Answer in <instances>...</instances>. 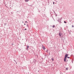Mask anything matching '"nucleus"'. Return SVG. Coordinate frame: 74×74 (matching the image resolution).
I'll list each match as a JSON object with an SVG mask.
<instances>
[{"label":"nucleus","mask_w":74,"mask_h":74,"mask_svg":"<svg viewBox=\"0 0 74 74\" xmlns=\"http://www.w3.org/2000/svg\"><path fill=\"white\" fill-rule=\"evenodd\" d=\"M54 14L56 16H58V15L56 14V13H55V14Z\"/></svg>","instance_id":"6"},{"label":"nucleus","mask_w":74,"mask_h":74,"mask_svg":"<svg viewBox=\"0 0 74 74\" xmlns=\"http://www.w3.org/2000/svg\"><path fill=\"white\" fill-rule=\"evenodd\" d=\"M25 1L26 2H28L29 0H25Z\"/></svg>","instance_id":"7"},{"label":"nucleus","mask_w":74,"mask_h":74,"mask_svg":"<svg viewBox=\"0 0 74 74\" xmlns=\"http://www.w3.org/2000/svg\"><path fill=\"white\" fill-rule=\"evenodd\" d=\"M61 40H62V41H64V39L62 38H61Z\"/></svg>","instance_id":"10"},{"label":"nucleus","mask_w":74,"mask_h":74,"mask_svg":"<svg viewBox=\"0 0 74 74\" xmlns=\"http://www.w3.org/2000/svg\"><path fill=\"white\" fill-rule=\"evenodd\" d=\"M69 34H71V32H69Z\"/></svg>","instance_id":"23"},{"label":"nucleus","mask_w":74,"mask_h":74,"mask_svg":"<svg viewBox=\"0 0 74 74\" xmlns=\"http://www.w3.org/2000/svg\"><path fill=\"white\" fill-rule=\"evenodd\" d=\"M16 64H17V63L16 62Z\"/></svg>","instance_id":"32"},{"label":"nucleus","mask_w":74,"mask_h":74,"mask_svg":"<svg viewBox=\"0 0 74 74\" xmlns=\"http://www.w3.org/2000/svg\"><path fill=\"white\" fill-rule=\"evenodd\" d=\"M73 61H74V60H71V62H72V63H73Z\"/></svg>","instance_id":"9"},{"label":"nucleus","mask_w":74,"mask_h":74,"mask_svg":"<svg viewBox=\"0 0 74 74\" xmlns=\"http://www.w3.org/2000/svg\"><path fill=\"white\" fill-rule=\"evenodd\" d=\"M55 25H53V27L54 28V27H55Z\"/></svg>","instance_id":"16"},{"label":"nucleus","mask_w":74,"mask_h":74,"mask_svg":"<svg viewBox=\"0 0 74 74\" xmlns=\"http://www.w3.org/2000/svg\"><path fill=\"white\" fill-rule=\"evenodd\" d=\"M45 57H46V56H47V55L45 54Z\"/></svg>","instance_id":"18"},{"label":"nucleus","mask_w":74,"mask_h":74,"mask_svg":"<svg viewBox=\"0 0 74 74\" xmlns=\"http://www.w3.org/2000/svg\"><path fill=\"white\" fill-rule=\"evenodd\" d=\"M27 51H28V49L29 48V46H27Z\"/></svg>","instance_id":"5"},{"label":"nucleus","mask_w":74,"mask_h":74,"mask_svg":"<svg viewBox=\"0 0 74 74\" xmlns=\"http://www.w3.org/2000/svg\"><path fill=\"white\" fill-rule=\"evenodd\" d=\"M62 17H61V18H59L58 20V21L59 22V23H62Z\"/></svg>","instance_id":"2"},{"label":"nucleus","mask_w":74,"mask_h":74,"mask_svg":"<svg viewBox=\"0 0 74 74\" xmlns=\"http://www.w3.org/2000/svg\"><path fill=\"white\" fill-rule=\"evenodd\" d=\"M39 71H38V72H39Z\"/></svg>","instance_id":"33"},{"label":"nucleus","mask_w":74,"mask_h":74,"mask_svg":"<svg viewBox=\"0 0 74 74\" xmlns=\"http://www.w3.org/2000/svg\"><path fill=\"white\" fill-rule=\"evenodd\" d=\"M42 48L43 50H45V47H44V46L43 45L42 46Z\"/></svg>","instance_id":"3"},{"label":"nucleus","mask_w":74,"mask_h":74,"mask_svg":"<svg viewBox=\"0 0 74 74\" xmlns=\"http://www.w3.org/2000/svg\"><path fill=\"white\" fill-rule=\"evenodd\" d=\"M68 69H69V68H66V70H68Z\"/></svg>","instance_id":"11"},{"label":"nucleus","mask_w":74,"mask_h":74,"mask_svg":"<svg viewBox=\"0 0 74 74\" xmlns=\"http://www.w3.org/2000/svg\"><path fill=\"white\" fill-rule=\"evenodd\" d=\"M69 21L70 22H71V20H69Z\"/></svg>","instance_id":"28"},{"label":"nucleus","mask_w":74,"mask_h":74,"mask_svg":"<svg viewBox=\"0 0 74 74\" xmlns=\"http://www.w3.org/2000/svg\"><path fill=\"white\" fill-rule=\"evenodd\" d=\"M72 27H74V25H72Z\"/></svg>","instance_id":"20"},{"label":"nucleus","mask_w":74,"mask_h":74,"mask_svg":"<svg viewBox=\"0 0 74 74\" xmlns=\"http://www.w3.org/2000/svg\"><path fill=\"white\" fill-rule=\"evenodd\" d=\"M55 4V2H53V4Z\"/></svg>","instance_id":"24"},{"label":"nucleus","mask_w":74,"mask_h":74,"mask_svg":"<svg viewBox=\"0 0 74 74\" xmlns=\"http://www.w3.org/2000/svg\"><path fill=\"white\" fill-rule=\"evenodd\" d=\"M26 50H27V48H26Z\"/></svg>","instance_id":"30"},{"label":"nucleus","mask_w":74,"mask_h":74,"mask_svg":"<svg viewBox=\"0 0 74 74\" xmlns=\"http://www.w3.org/2000/svg\"><path fill=\"white\" fill-rule=\"evenodd\" d=\"M53 11L54 12V14H56L55 13H55V11L53 10Z\"/></svg>","instance_id":"17"},{"label":"nucleus","mask_w":74,"mask_h":74,"mask_svg":"<svg viewBox=\"0 0 74 74\" xmlns=\"http://www.w3.org/2000/svg\"><path fill=\"white\" fill-rule=\"evenodd\" d=\"M60 74H63V73H60Z\"/></svg>","instance_id":"31"},{"label":"nucleus","mask_w":74,"mask_h":74,"mask_svg":"<svg viewBox=\"0 0 74 74\" xmlns=\"http://www.w3.org/2000/svg\"><path fill=\"white\" fill-rule=\"evenodd\" d=\"M48 49H47L46 51V52H47V53H48Z\"/></svg>","instance_id":"8"},{"label":"nucleus","mask_w":74,"mask_h":74,"mask_svg":"<svg viewBox=\"0 0 74 74\" xmlns=\"http://www.w3.org/2000/svg\"><path fill=\"white\" fill-rule=\"evenodd\" d=\"M14 45V44H12V45Z\"/></svg>","instance_id":"25"},{"label":"nucleus","mask_w":74,"mask_h":74,"mask_svg":"<svg viewBox=\"0 0 74 74\" xmlns=\"http://www.w3.org/2000/svg\"><path fill=\"white\" fill-rule=\"evenodd\" d=\"M68 56H69V54H67V53L65 55V57L64 59V60L65 62H66V59L67 58L70 59V57Z\"/></svg>","instance_id":"1"},{"label":"nucleus","mask_w":74,"mask_h":74,"mask_svg":"<svg viewBox=\"0 0 74 74\" xmlns=\"http://www.w3.org/2000/svg\"><path fill=\"white\" fill-rule=\"evenodd\" d=\"M49 55H50V52L49 53Z\"/></svg>","instance_id":"22"},{"label":"nucleus","mask_w":74,"mask_h":74,"mask_svg":"<svg viewBox=\"0 0 74 74\" xmlns=\"http://www.w3.org/2000/svg\"><path fill=\"white\" fill-rule=\"evenodd\" d=\"M24 30H27V29L26 28H25V29H24Z\"/></svg>","instance_id":"21"},{"label":"nucleus","mask_w":74,"mask_h":74,"mask_svg":"<svg viewBox=\"0 0 74 74\" xmlns=\"http://www.w3.org/2000/svg\"><path fill=\"white\" fill-rule=\"evenodd\" d=\"M61 29H62V27H61Z\"/></svg>","instance_id":"27"},{"label":"nucleus","mask_w":74,"mask_h":74,"mask_svg":"<svg viewBox=\"0 0 74 74\" xmlns=\"http://www.w3.org/2000/svg\"><path fill=\"white\" fill-rule=\"evenodd\" d=\"M51 59L52 60V61H53L54 60L53 58H51Z\"/></svg>","instance_id":"14"},{"label":"nucleus","mask_w":74,"mask_h":74,"mask_svg":"<svg viewBox=\"0 0 74 74\" xmlns=\"http://www.w3.org/2000/svg\"><path fill=\"white\" fill-rule=\"evenodd\" d=\"M54 20L55 21V19H54Z\"/></svg>","instance_id":"36"},{"label":"nucleus","mask_w":74,"mask_h":74,"mask_svg":"<svg viewBox=\"0 0 74 74\" xmlns=\"http://www.w3.org/2000/svg\"><path fill=\"white\" fill-rule=\"evenodd\" d=\"M14 60V61H15V62H16V61H15V60Z\"/></svg>","instance_id":"34"},{"label":"nucleus","mask_w":74,"mask_h":74,"mask_svg":"<svg viewBox=\"0 0 74 74\" xmlns=\"http://www.w3.org/2000/svg\"><path fill=\"white\" fill-rule=\"evenodd\" d=\"M66 59V63H67V62H68V60H67V59Z\"/></svg>","instance_id":"13"},{"label":"nucleus","mask_w":74,"mask_h":74,"mask_svg":"<svg viewBox=\"0 0 74 74\" xmlns=\"http://www.w3.org/2000/svg\"><path fill=\"white\" fill-rule=\"evenodd\" d=\"M24 25H26V24L25 23V24H24Z\"/></svg>","instance_id":"26"},{"label":"nucleus","mask_w":74,"mask_h":74,"mask_svg":"<svg viewBox=\"0 0 74 74\" xmlns=\"http://www.w3.org/2000/svg\"><path fill=\"white\" fill-rule=\"evenodd\" d=\"M25 22V23H28V22H27V21H26Z\"/></svg>","instance_id":"19"},{"label":"nucleus","mask_w":74,"mask_h":74,"mask_svg":"<svg viewBox=\"0 0 74 74\" xmlns=\"http://www.w3.org/2000/svg\"><path fill=\"white\" fill-rule=\"evenodd\" d=\"M64 23H66L67 22H66L65 21H64Z\"/></svg>","instance_id":"12"},{"label":"nucleus","mask_w":74,"mask_h":74,"mask_svg":"<svg viewBox=\"0 0 74 74\" xmlns=\"http://www.w3.org/2000/svg\"><path fill=\"white\" fill-rule=\"evenodd\" d=\"M22 23H23V22H22Z\"/></svg>","instance_id":"35"},{"label":"nucleus","mask_w":74,"mask_h":74,"mask_svg":"<svg viewBox=\"0 0 74 74\" xmlns=\"http://www.w3.org/2000/svg\"><path fill=\"white\" fill-rule=\"evenodd\" d=\"M27 26L29 28V26H28V24L27 25Z\"/></svg>","instance_id":"15"},{"label":"nucleus","mask_w":74,"mask_h":74,"mask_svg":"<svg viewBox=\"0 0 74 74\" xmlns=\"http://www.w3.org/2000/svg\"><path fill=\"white\" fill-rule=\"evenodd\" d=\"M59 36L60 37H61V36H62V34H61L60 33H59Z\"/></svg>","instance_id":"4"},{"label":"nucleus","mask_w":74,"mask_h":74,"mask_svg":"<svg viewBox=\"0 0 74 74\" xmlns=\"http://www.w3.org/2000/svg\"><path fill=\"white\" fill-rule=\"evenodd\" d=\"M5 25H6V24H5Z\"/></svg>","instance_id":"29"}]
</instances>
